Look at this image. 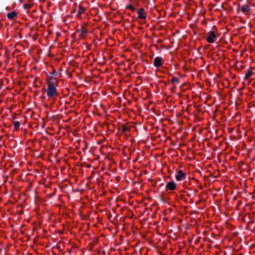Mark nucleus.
<instances>
[{"label":"nucleus","mask_w":255,"mask_h":255,"mask_svg":"<svg viewBox=\"0 0 255 255\" xmlns=\"http://www.w3.org/2000/svg\"><path fill=\"white\" fill-rule=\"evenodd\" d=\"M57 95V88L53 82H50L49 83L47 91V95L49 98H52L54 96Z\"/></svg>","instance_id":"nucleus-1"},{"label":"nucleus","mask_w":255,"mask_h":255,"mask_svg":"<svg viewBox=\"0 0 255 255\" xmlns=\"http://www.w3.org/2000/svg\"><path fill=\"white\" fill-rule=\"evenodd\" d=\"M217 39V36L214 31H210L207 33L206 40L209 43H214Z\"/></svg>","instance_id":"nucleus-2"},{"label":"nucleus","mask_w":255,"mask_h":255,"mask_svg":"<svg viewBox=\"0 0 255 255\" xmlns=\"http://www.w3.org/2000/svg\"><path fill=\"white\" fill-rule=\"evenodd\" d=\"M138 18L142 19H145L146 18L147 14L144 10V9L142 7L140 8L138 11Z\"/></svg>","instance_id":"nucleus-3"},{"label":"nucleus","mask_w":255,"mask_h":255,"mask_svg":"<svg viewBox=\"0 0 255 255\" xmlns=\"http://www.w3.org/2000/svg\"><path fill=\"white\" fill-rule=\"evenodd\" d=\"M163 59L161 57H156L154 59L153 65L156 67H160L163 64Z\"/></svg>","instance_id":"nucleus-4"},{"label":"nucleus","mask_w":255,"mask_h":255,"mask_svg":"<svg viewBox=\"0 0 255 255\" xmlns=\"http://www.w3.org/2000/svg\"><path fill=\"white\" fill-rule=\"evenodd\" d=\"M185 176V174L183 173L181 170H179L178 171L177 174L176 175V180L177 181L182 180Z\"/></svg>","instance_id":"nucleus-5"},{"label":"nucleus","mask_w":255,"mask_h":255,"mask_svg":"<svg viewBox=\"0 0 255 255\" xmlns=\"http://www.w3.org/2000/svg\"><path fill=\"white\" fill-rule=\"evenodd\" d=\"M176 187V185L175 182L173 181H170L167 183L166 184V188L170 190H174L175 189Z\"/></svg>","instance_id":"nucleus-6"},{"label":"nucleus","mask_w":255,"mask_h":255,"mask_svg":"<svg viewBox=\"0 0 255 255\" xmlns=\"http://www.w3.org/2000/svg\"><path fill=\"white\" fill-rule=\"evenodd\" d=\"M251 10V8L250 6L248 4L243 5L240 10H239V8H238V11L241 10L243 12H250Z\"/></svg>","instance_id":"nucleus-7"},{"label":"nucleus","mask_w":255,"mask_h":255,"mask_svg":"<svg viewBox=\"0 0 255 255\" xmlns=\"http://www.w3.org/2000/svg\"><path fill=\"white\" fill-rule=\"evenodd\" d=\"M76 31L80 33L81 37H83L88 33V30L85 29L83 27H82L81 29H77Z\"/></svg>","instance_id":"nucleus-8"},{"label":"nucleus","mask_w":255,"mask_h":255,"mask_svg":"<svg viewBox=\"0 0 255 255\" xmlns=\"http://www.w3.org/2000/svg\"><path fill=\"white\" fill-rule=\"evenodd\" d=\"M17 15L16 12L14 11H12L9 13H8L7 16L8 19H9L10 20H12L15 17H16Z\"/></svg>","instance_id":"nucleus-9"},{"label":"nucleus","mask_w":255,"mask_h":255,"mask_svg":"<svg viewBox=\"0 0 255 255\" xmlns=\"http://www.w3.org/2000/svg\"><path fill=\"white\" fill-rule=\"evenodd\" d=\"M85 10V8L81 4L79 6V9L78 11V15H80L81 14L84 12Z\"/></svg>","instance_id":"nucleus-10"},{"label":"nucleus","mask_w":255,"mask_h":255,"mask_svg":"<svg viewBox=\"0 0 255 255\" xmlns=\"http://www.w3.org/2000/svg\"><path fill=\"white\" fill-rule=\"evenodd\" d=\"M13 125L14 126L15 129L17 130L19 128L20 123L18 121H14V122H13Z\"/></svg>","instance_id":"nucleus-11"},{"label":"nucleus","mask_w":255,"mask_h":255,"mask_svg":"<svg viewBox=\"0 0 255 255\" xmlns=\"http://www.w3.org/2000/svg\"><path fill=\"white\" fill-rule=\"evenodd\" d=\"M126 8L127 9H129L130 10H131V11H135L136 10V8L133 7L131 4H128L127 6H126Z\"/></svg>","instance_id":"nucleus-12"},{"label":"nucleus","mask_w":255,"mask_h":255,"mask_svg":"<svg viewBox=\"0 0 255 255\" xmlns=\"http://www.w3.org/2000/svg\"><path fill=\"white\" fill-rule=\"evenodd\" d=\"M33 5V4L32 3H26L23 5V8L24 9H29V8H31V7H32Z\"/></svg>","instance_id":"nucleus-13"},{"label":"nucleus","mask_w":255,"mask_h":255,"mask_svg":"<svg viewBox=\"0 0 255 255\" xmlns=\"http://www.w3.org/2000/svg\"><path fill=\"white\" fill-rule=\"evenodd\" d=\"M171 82L172 84H174L175 82L178 83L179 82V80L177 78L174 77L172 78Z\"/></svg>","instance_id":"nucleus-14"},{"label":"nucleus","mask_w":255,"mask_h":255,"mask_svg":"<svg viewBox=\"0 0 255 255\" xmlns=\"http://www.w3.org/2000/svg\"><path fill=\"white\" fill-rule=\"evenodd\" d=\"M253 74V72L251 71H248V72H247L246 74V76H245V78L246 79H249L251 77V76H252V75Z\"/></svg>","instance_id":"nucleus-15"},{"label":"nucleus","mask_w":255,"mask_h":255,"mask_svg":"<svg viewBox=\"0 0 255 255\" xmlns=\"http://www.w3.org/2000/svg\"><path fill=\"white\" fill-rule=\"evenodd\" d=\"M128 130V128L126 126H124L122 128V132H125Z\"/></svg>","instance_id":"nucleus-16"},{"label":"nucleus","mask_w":255,"mask_h":255,"mask_svg":"<svg viewBox=\"0 0 255 255\" xmlns=\"http://www.w3.org/2000/svg\"><path fill=\"white\" fill-rule=\"evenodd\" d=\"M51 75H53L54 76H57L58 75L57 72H56L55 70H54L52 73H51Z\"/></svg>","instance_id":"nucleus-17"}]
</instances>
